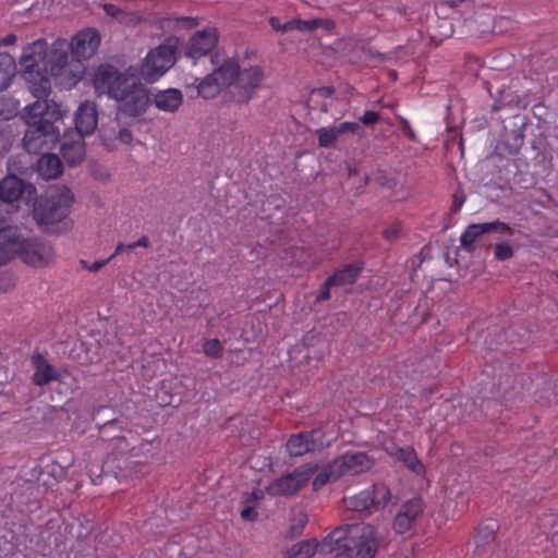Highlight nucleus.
Instances as JSON below:
<instances>
[{
  "label": "nucleus",
  "instance_id": "nucleus-6",
  "mask_svg": "<svg viewBox=\"0 0 558 558\" xmlns=\"http://www.w3.org/2000/svg\"><path fill=\"white\" fill-rule=\"evenodd\" d=\"M117 114L128 118L143 116L151 105L149 88L142 82H132L124 86L118 95Z\"/></svg>",
  "mask_w": 558,
  "mask_h": 558
},
{
  "label": "nucleus",
  "instance_id": "nucleus-40",
  "mask_svg": "<svg viewBox=\"0 0 558 558\" xmlns=\"http://www.w3.org/2000/svg\"><path fill=\"white\" fill-rule=\"evenodd\" d=\"M446 3L456 10V13L460 14L462 21L464 17L472 16L478 11L475 8L474 0H447Z\"/></svg>",
  "mask_w": 558,
  "mask_h": 558
},
{
  "label": "nucleus",
  "instance_id": "nucleus-56",
  "mask_svg": "<svg viewBox=\"0 0 558 558\" xmlns=\"http://www.w3.org/2000/svg\"><path fill=\"white\" fill-rule=\"evenodd\" d=\"M332 287H337L335 282L329 283V277L322 284L319 294L316 296V302L327 301L331 298L330 290Z\"/></svg>",
  "mask_w": 558,
  "mask_h": 558
},
{
  "label": "nucleus",
  "instance_id": "nucleus-5",
  "mask_svg": "<svg viewBox=\"0 0 558 558\" xmlns=\"http://www.w3.org/2000/svg\"><path fill=\"white\" fill-rule=\"evenodd\" d=\"M70 211V189L62 186L40 196L34 206V218L38 225L51 231L50 227L59 223Z\"/></svg>",
  "mask_w": 558,
  "mask_h": 558
},
{
  "label": "nucleus",
  "instance_id": "nucleus-20",
  "mask_svg": "<svg viewBox=\"0 0 558 558\" xmlns=\"http://www.w3.org/2000/svg\"><path fill=\"white\" fill-rule=\"evenodd\" d=\"M98 111L94 101L85 100L77 108L74 117V129L80 138L90 135L97 128Z\"/></svg>",
  "mask_w": 558,
  "mask_h": 558
},
{
  "label": "nucleus",
  "instance_id": "nucleus-34",
  "mask_svg": "<svg viewBox=\"0 0 558 558\" xmlns=\"http://www.w3.org/2000/svg\"><path fill=\"white\" fill-rule=\"evenodd\" d=\"M16 64L9 53H0V92L7 89L15 75Z\"/></svg>",
  "mask_w": 558,
  "mask_h": 558
},
{
  "label": "nucleus",
  "instance_id": "nucleus-28",
  "mask_svg": "<svg viewBox=\"0 0 558 558\" xmlns=\"http://www.w3.org/2000/svg\"><path fill=\"white\" fill-rule=\"evenodd\" d=\"M33 363L35 365V372L33 374V381L35 385L44 386L50 380L56 379L57 374L54 368L48 364L43 356L35 355L33 357Z\"/></svg>",
  "mask_w": 558,
  "mask_h": 558
},
{
  "label": "nucleus",
  "instance_id": "nucleus-18",
  "mask_svg": "<svg viewBox=\"0 0 558 558\" xmlns=\"http://www.w3.org/2000/svg\"><path fill=\"white\" fill-rule=\"evenodd\" d=\"M95 529V523L88 518H76L72 522V535L75 532L76 545H72V551H75L76 557L85 556L94 548V537L92 533Z\"/></svg>",
  "mask_w": 558,
  "mask_h": 558
},
{
  "label": "nucleus",
  "instance_id": "nucleus-26",
  "mask_svg": "<svg viewBox=\"0 0 558 558\" xmlns=\"http://www.w3.org/2000/svg\"><path fill=\"white\" fill-rule=\"evenodd\" d=\"M363 268L364 264L362 262L347 264L329 276V283L335 282L337 287L353 284L356 282Z\"/></svg>",
  "mask_w": 558,
  "mask_h": 558
},
{
  "label": "nucleus",
  "instance_id": "nucleus-64",
  "mask_svg": "<svg viewBox=\"0 0 558 558\" xmlns=\"http://www.w3.org/2000/svg\"><path fill=\"white\" fill-rule=\"evenodd\" d=\"M464 202H465V196L464 195L454 194L453 195V203L451 205L450 211L452 214L458 213L460 210V208L462 207V205L464 204Z\"/></svg>",
  "mask_w": 558,
  "mask_h": 558
},
{
  "label": "nucleus",
  "instance_id": "nucleus-9",
  "mask_svg": "<svg viewBox=\"0 0 558 558\" xmlns=\"http://www.w3.org/2000/svg\"><path fill=\"white\" fill-rule=\"evenodd\" d=\"M527 123V117L522 113L506 114L502 119V140L498 147H505L511 156L518 155L524 143V129Z\"/></svg>",
  "mask_w": 558,
  "mask_h": 558
},
{
  "label": "nucleus",
  "instance_id": "nucleus-36",
  "mask_svg": "<svg viewBox=\"0 0 558 558\" xmlns=\"http://www.w3.org/2000/svg\"><path fill=\"white\" fill-rule=\"evenodd\" d=\"M342 476L340 469L333 466V460L329 462L314 478L313 489L319 490L327 483L337 481Z\"/></svg>",
  "mask_w": 558,
  "mask_h": 558
},
{
  "label": "nucleus",
  "instance_id": "nucleus-42",
  "mask_svg": "<svg viewBox=\"0 0 558 558\" xmlns=\"http://www.w3.org/2000/svg\"><path fill=\"white\" fill-rule=\"evenodd\" d=\"M307 522L308 517L306 513L299 512L298 514H295L291 520V525L287 533V537L293 539L301 536Z\"/></svg>",
  "mask_w": 558,
  "mask_h": 558
},
{
  "label": "nucleus",
  "instance_id": "nucleus-48",
  "mask_svg": "<svg viewBox=\"0 0 558 558\" xmlns=\"http://www.w3.org/2000/svg\"><path fill=\"white\" fill-rule=\"evenodd\" d=\"M415 522L410 519V517L397 513L395 520H393V530L398 534H404L408 531H410Z\"/></svg>",
  "mask_w": 558,
  "mask_h": 558
},
{
  "label": "nucleus",
  "instance_id": "nucleus-45",
  "mask_svg": "<svg viewBox=\"0 0 558 558\" xmlns=\"http://www.w3.org/2000/svg\"><path fill=\"white\" fill-rule=\"evenodd\" d=\"M316 135L318 137V146L328 148V147H335L336 142L338 141L337 133L335 132L333 128H320L316 130Z\"/></svg>",
  "mask_w": 558,
  "mask_h": 558
},
{
  "label": "nucleus",
  "instance_id": "nucleus-10",
  "mask_svg": "<svg viewBox=\"0 0 558 558\" xmlns=\"http://www.w3.org/2000/svg\"><path fill=\"white\" fill-rule=\"evenodd\" d=\"M496 232L500 234H513V229L506 222L496 220L484 223H472L466 227L460 238L461 246L469 253H473L476 248L475 242H484L486 233Z\"/></svg>",
  "mask_w": 558,
  "mask_h": 558
},
{
  "label": "nucleus",
  "instance_id": "nucleus-31",
  "mask_svg": "<svg viewBox=\"0 0 558 558\" xmlns=\"http://www.w3.org/2000/svg\"><path fill=\"white\" fill-rule=\"evenodd\" d=\"M360 527L355 524H348L345 526H338L333 531L329 533V538L335 539V545H337V551L343 549V545L350 547L351 553H353L352 539L355 538L356 535H353L355 531Z\"/></svg>",
  "mask_w": 558,
  "mask_h": 558
},
{
  "label": "nucleus",
  "instance_id": "nucleus-43",
  "mask_svg": "<svg viewBox=\"0 0 558 558\" xmlns=\"http://www.w3.org/2000/svg\"><path fill=\"white\" fill-rule=\"evenodd\" d=\"M304 433L312 452L322 451L326 447L324 441L325 433L322 428H313Z\"/></svg>",
  "mask_w": 558,
  "mask_h": 558
},
{
  "label": "nucleus",
  "instance_id": "nucleus-21",
  "mask_svg": "<svg viewBox=\"0 0 558 558\" xmlns=\"http://www.w3.org/2000/svg\"><path fill=\"white\" fill-rule=\"evenodd\" d=\"M23 242L16 227H0V266L19 254Z\"/></svg>",
  "mask_w": 558,
  "mask_h": 558
},
{
  "label": "nucleus",
  "instance_id": "nucleus-27",
  "mask_svg": "<svg viewBox=\"0 0 558 558\" xmlns=\"http://www.w3.org/2000/svg\"><path fill=\"white\" fill-rule=\"evenodd\" d=\"M223 86L228 88L234 85L236 76L240 74V65L236 60L229 58L211 72Z\"/></svg>",
  "mask_w": 558,
  "mask_h": 558
},
{
  "label": "nucleus",
  "instance_id": "nucleus-7",
  "mask_svg": "<svg viewBox=\"0 0 558 558\" xmlns=\"http://www.w3.org/2000/svg\"><path fill=\"white\" fill-rule=\"evenodd\" d=\"M318 470L317 463H306L296 468L292 473L282 475L279 478L274 480L266 487L265 492L274 497L294 496L302 487H304L310 478Z\"/></svg>",
  "mask_w": 558,
  "mask_h": 558
},
{
  "label": "nucleus",
  "instance_id": "nucleus-24",
  "mask_svg": "<svg viewBox=\"0 0 558 558\" xmlns=\"http://www.w3.org/2000/svg\"><path fill=\"white\" fill-rule=\"evenodd\" d=\"M386 451L397 461L402 462L410 471L416 475H423L425 473V466L417 458L413 447L407 446L402 448H396L395 450H389L386 448Z\"/></svg>",
  "mask_w": 558,
  "mask_h": 558
},
{
  "label": "nucleus",
  "instance_id": "nucleus-37",
  "mask_svg": "<svg viewBox=\"0 0 558 558\" xmlns=\"http://www.w3.org/2000/svg\"><path fill=\"white\" fill-rule=\"evenodd\" d=\"M286 446L291 457H302L307 452H312L303 432L291 435Z\"/></svg>",
  "mask_w": 558,
  "mask_h": 558
},
{
  "label": "nucleus",
  "instance_id": "nucleus-14",
  "mask_svg": "<svg viewBox=\"0 0 558 558\" xmlns=\"http://www.w3.org/2000/svg\"><path fill=\"white\" fill-rule=\"evenodd\" d=\"M17 255L25 264L38 267L48 265L53 253L50 245L36 239H29L24 240Z\"/></svg>",
  "mask_w": 558,
  "mask_h": 558
},
{
  "label": "nucleus",
  "instance_id": "nucleus-54",
  "mask_svg": "<svg viewBox=\"0 0 558 558\" xmlns=\"http://www.w3.org/2000/svg\"><path fill=\"white\" fill-rule=\"evenodd\" d=\"M293 26L294 29L301 31V32H312L316 28H318V19L313 20H300L295 19L293 20Z\"/></svg>",
  "mask_w": 558,
  "mask_h": 558
},
{
  "label": "nucleus",
  "instance_id": "nucleus-3",
  "mask_svg": "<svg viewBox=\"0 0 558 558\" xmlns=\"http://www.w3.org/2000/svg\"><path fill=\"white\" fill-rule=\"evenodd\" d=\"M181 46L179 37L168 36L158 47L148 51L141 65H130L124 71H120L123 87L142 80L147 84L157 82L175 64Z\"/></svg>",
  "mask_w": 558,
  "mask_h": 558
},
{
  "label": "nucleus",
  "instance_id": "nucleus-62",
  "mask_svg": "<svg viewBox=\"0 0 558 558\" xmlns=\"http://www.w3.org/2000/svg\"><path fill=\"white\" fill-rule=\"evenodd\" d=\"M336 93V88L333 86H323L319 88H315L312 90V94H317L322 97H331Z\"/></svg>",
  "mask_w": 558,
  "mask_h": 558
},
{
  "label": "nucleus",
  "instance_id": "nucleus-46",
  "mask_svg": "<svg viewBox=\"0 0 558 558\" xmlns=\"http://www.w3.org/2000/svg\"><path fill=\"white\" fill-rule=\"evenodd\" d=\"M203 351L211 359H219L222 356L223 345L218 339H209L205 341Z\"/></svg>",
  "mask_w": 558,
  "mask_h": 558
},
{
  "label": "nucleus",
  "instance_id": "nucleus-38",
  "mask_svg": "<svg viewBox=\"0 0 558 558\" xmlns=\"http://www.w3.org/2000/svg\"><path fill=\"white\" fill-rule=\"evenodd\" d=\"M124 425V418L105 425V427L98 429L99 438L102 441H116L128 430Z\"/></svg>",
  "mask_w": 558,
  "mask_h": 558
},
{
  "label": "nucleus",
  "instance_id": "nucleus-52",
  "mask_svg": "<svg viewBox=\"0 0 558 558\" xmlns=\"http://www.w3.org/2000/svg\"><path fill=\"white\" fill-rule=\"evenodd\" d=\"M85 156V144L83 138L78 141L72 140V167L80 163Z\"/></svg>",
  "mask_w": 558,
  "mask_h": 558
},
{
  "label": "nucleus",
  "instance_id": "nucleus-55",
  "mask_svg": "<svg viewBox=\"0 0 558 558\" xmlns=\"http://www.w3.org/2000/svg\"><path fill=\"white\" fill-rule=\"evenodd\" d=\"M400 234H401V223L400 222H396L383 231V236L388 241H395V240L399 239Z\"/></svg>",
  "mask_w": 558,
  "mask_h": 558
},
{
  "label": "nucleus",
  "instance_id": "nucleus-16",
  "mask_svg": "<svg viewBox=\"0 0 558 558\" xmlns=\"http://www.w3.org/2000/svg\"><path fill=\"white\" fill-rule=\"evenodd\" d=\"M376 463V458L366 452H345L333 459V466L340 469L342 476L347 473L361 474L369 471Z\"/></svg>",
  "mask_w": 558,
  "mask_h": 558
},
{
  "label": "nucleus",
  "instance_id": "nucleus-32",
  "mask_svg": "<svg viewBox=\"0 0 558 558\" xmlns=\"http://www.w3.org/2000/svg\"><path fill=\"white\" fill-rule=\"evenodd\" d=\"M318 545L316 538L301 541L286 551L284 558H312L317 551Z\"/></svg>",
  "mask_w": 558,
  "mask_h": 558
},
{
  "label": "nucleus",
  "instance_id": "nucleus-44",
  "mask_svg": "<svg viewBox=\"0 0 558 558\" xmlns=\"http://www.w3.org/2000/svg\"><path fill=\"white\" fill-rule=\"evenodd\" d=\"M332 128L337 133L338 138L345 134H353L356 135L359 138H362L365 135L364 128L357 122H343Z\"/></svg>",
  "mask_w": 558,
  "mask_h": 558
},
{
  "label": "nucleus",
  "instance_id": "nucleus-60",
  "mask_svg": "<svg viewBox=\"0 0 558 558\" xmlns=\"http://www.w3.org/2000/svg\"><path fill=\"white\" fill-rule=\"evenodd\" d=\"M399 120H400V125H401V130H402L403 134H404L408 138H410L411 141H414V142H415V141H417V138H416V134H415V132L412 130V128H411V125H410L409 121H408L407 119H404V118H399Z\"/></svg>",
  "mask_w": 558,
  "mask_h": 558
},
{
  "label": "nucleus",
  "instance_id": "nucleus-1",
  "mask_svg": "<svg viewBox=\"0 0 558 558\" xmlns=\"http://www.w3.org/2000/svg\"><path fill=\"white\" fill-rule=\"evenodd\" d=\"M47 47L45 39H37L24 48L20 60L27 88L37 98L24 108L22 116L27 125L23 146L29 154L50 151L60 141L56 122L62 118V112L60 106L48 97L51 93L50 76L60 75L68 65L70 41L58 38L50 51Z\"/></svg>",
  "mask_w": 558,
  "mask_h": 558
},
{
  "label": "nucleus",
  "instance_id": "nucleus-29",
  "mask_svg": "<svg viewBox=\"0 0 558 558\" xmlns=\"http://www.w3.org/2000/svg\"><path fill=\"white\" fill-rule=\"evenodd\" d=\"M122 418L124 417L121 412L112 405H100L92 413V421L97 429Z\"/></svg>",
  "mask_w": 558,
  "mask_h": 558
},
{
  "label": "nucleus",
  "instance_id": "nucleus-23",
  "mask_svg": "<svg viewBox=\"0 0 558 558\" xmlns=\"http://www.w3.org/2000/svg\"><path fill=\"white\" fill-rule=\"evenodd\" d=\"M151 104L165 112H175L183 104V94L180 89L168 88L158 90L151 97Z\"/></svg>",
  "mask_w": 558,
  "mask_h": 558
},
{
  "label": "nucleus",
  "instance_id": "nucleus-61",
  "mask_svg": "<svg viewBox=\"0 0 558 558\" xmlns=\"http://www.w3.org/2000/svg\"><path fill=\"white\" fill-rule=\"evenodd\" d=\"M264 495L265 492L262 489H254L252 493L245 494L243 502L253 505L255 501L263 499Z\"/></svg>",
  "mask_w": 558,
  "mask_h": 558
},
{
  "label": "nucleus",
  "instance_id": "nucleus-51",
  "mask_svg": "<svg viewBox=\"0 0 558 558\" xmlns=\"http://www.w3.org/2000/svg\"><path fill=\"white\" fill-rule=\"evenodd\" d=\"M102 9L108 16H111L119 22H124L129 17L128 12H125L124 10H122L113 3H105L102 5Z\"/></svg>",
  "mask_w": 558,
  "mask_h": 558
},
{
  "label": "nucleus",
  "instance_id": "nucleus-39",
  "mask_svg": "<svg viewBox=\"0 0 558 558\" xmlns=\"http://www.w3.org/2000/svg\"><path fill=\"white\" fill-rule=\"evenodd\" d=\"M424 511V501L421 497H414L408 501H405L401 509L399 510L400 514L410 517L414 522Z\"/></svg>",
  "mask_w": 558,
  "mask_h": 558
},
{
  "label": "nucleus",
  "instance_id": "nucleus-57",
  "mask_svg": "<svg viewBox=\"0 0 558 558\" xmlns=\"http://www.w3.org/2000/svg\"><path fill=\"white\" fill-rule=\"evenodd\" d=\"M320 554H330L337 550V545H335V539L329 538V534L323 538V541L318 545L317 549Z\"/></svg>",
  "mask_w": 558,
  "mask_h": 558
},
{
  "label": "nucleus",
  "instance_id": "nucleus-35",
  "mask_svg": "<svg viewBox=\"0 0 558 558\" xmlns=\"http://www.w3.org/2000/svg\"><path fill=\"white\" fill-rule=\"evenodd\" d=\"M366 492H368L369 499L373 501L374 511L384 509L392 498L390 489L384 483H376Z\"/></svg>",
  "mask_w": 558,
  "mask_h": 558
},
{
  "label": "nucleus",
  "instance_id": "nucleus-58",
  "mask_svg": "<svg viewBox=\"0 0 558 558\" xmlns=\"http://www.w3.org/2000/svg\"><path fill=\"white\" fill-rule=\"evenodd\" d=\"M380 120V114L379 112L377 111H372V110H368V111H365V113L363 114V117L361 118V122L366 125V126H371V125H374L375 123H377L378 121Z\"/></svg>",
  "mask_w": 558,
  "mask_h": 558
},
{
  "label": "nucleus",
  "instance_id": "nucleus-25",
  "mask_svg": "<svg viewBox=\"0 0 558 558\" xmlns=\"http://www.w3.org/2000/svg\"><path fill=\"white\" fill-rule=\"evenodd\" d=\"M37 172L45 180L56 179L63 172L62 161L58 155L46 151L37 162Z\"/></svg>",
  "mask_w": 558,
  "mask_h": 558
},
{
  "label": "nucleus",
  "instance_id": "nucleus-30",
  "mask_svg": "<svg viewBox=\"0 0 558 558\" xmlns=\"http://www.w3.org/2000/svg\"><path fill=\"white\" fill-rule=\"evenodd\" d=\"M498 524L493 519H487L482 522L475 534L476 551H480L485 545L495 541Z\"/></svg>",
  "mask_w": 558,
  "mask_h": 558
},
{
  "label": "nucleus",
  "instance_id": "nucleus-33",
  "mask_svg": "<svg viewBox=\"0 0 558 558\" xmlns=\"http://www.w3.org/2000/svg\"><path fill=\"white\" fill-rule=\"evenodd\" d=\"M197 88V95L204 99H214L216 98L223 86L218 81V77H216L213 73H209L206 75L198 85Z\"/></svg>",
  "mask_w": 558,
  "mask_h": 558
},
{
  "label": "nucleus",
  "instance_id": "nucleus-13",
  "mask_svg": "<svg viewBox=\"0 0 558 558\" xmlns=\"http://www.w3.org/2000/svg\"><path fill=\"white\" fill-rule=\"evenodd\" d=\"M218 39L219 35L216 28L198 31L186 43L184 54L190 59H199L217 46Z\"/></svg>",
  "mask_w": 558,
  "mask_h": 558
},
{
  "label": "nucleus",
  "instance_id": "nucleus-15",
  "mask_svg": "<svg viewBox=\"0 0 558 558\" xmlns=\"http://www.w3.org/2000/svg\"><path fill=\"white\" fill-rule=\"evenodd\" d=\"M494 15L488 8L481 7L472 16L464 17L462 22V34L470 37L481 38L490 34L494 29Z\"/></svg>",
  "mask_w": 558,
  "mask_h": 558
},
{
  "label": "nucleus",
  "instance_id": "nucleus-49",
  "mask_svg": "<svg viewBox=\"0 0 558 558\" xmlns=\"http://www.w3.org/2000/svg\"><path fill=\"white\" fill-rule=\"evenodd\" d=\"M374 180L381 187H388L393 190L398 185L397 179L383 170H378L376 172Z\"/></svg>",
  "mask_w": 558,
  "mask_h": 558
},
{
  "label": "nucleus",
  "instance_id": "nucleus-8",
  "mask_svg": "<svg viewBox=\"0 0 558 558\" xmlns=\"http://www.w3.org/2000/svg\"><path fill=\"white\" fill-rule=\"evenodd\" d=\"M101 43V34L95 27H85L72 36V69H82L83 61L94 57Z\"/></svg>",
  "mask_w": 558,
  "mask_h": 558
},
{
  "label": "nucleus",
  "instance_id": "nucleus-19",
  "mask_svg": "<svg viewBox=\"0 0 558 558\" xmlns=\"http://www.w3.org/2000/svg\"><path fill=\"white\" fill-rule=\"evenodd\" d=\"M99 349V340L93 331L78 335L77 341L72 347V360L80 365H89L98 357Z\"/></svg>",
  "mask_w": 558,
  "mask_h": 558
},
{
  "label": "nucleus",
  "instance_id": "nucleus-2",
  "mask_svg": "<svg viewBox=\"0 0 558 558\" xmlns=\"http://www.w3.org/2000/svg\"><path fill=\"white\" fill-rule=\"evenodd\" d=\"M150 457L133 458L129 456H118L109 453L105 460H101V452L93 448L83 451L72 461L76 463L75 472L85 471V475L95 485H105L111 488L114 483L126 482L138 473V468L147 463Z\"/></svg>",
  "mask_w": 558,
  "mask_h": 558
},
{
  "label": "nucleus",
  "instance_id": "nucleus-22",
  "mask_svg": "<svg viewBox=\"0 0 558 558\" xmlns=\"http://www.w3.org/2000/svg\"><path fill=\"white\" fill-rule=\"evenodd\" d=\"M26 190H29V194L35 192V187L32 184L26 185L16 175H8L0 181V198L5 203L17 201Z\"/></svg>",
  "mask_w": 558,
  "mask_h": 558
},
{
  "label": "nucleus",
  "instance_id": "nucleus-11",
  "mask_svg": "<svg viewBox=\"0 0 558 558\" xmlns=\"http://www.w3.org/2000/svg\"><path fill=\"white\" fill-rule=\"evenodd\" d=\"M154 445L151 441L141 439L133 430H126L111 445L110 453L131 456L133 458L151 457Z\"/></svg>",
  "mask_w": 558,
  "mask_h": 558
},
{
  "label": "nucleus",
  "instance_id": "nucleus-12",
  "mask_svg": "<svg viewBox=\"0 0 558 558\" xmlns=\"http://www.w3.org/2000/svg\"><path fill=\"white\" fill-rule=\"evenodd\" d=\"M264 71L262 66L255 65L241 70L236 76L234 86L236 89L238 102L247 104L259 88Z\"/></svg>",
  "mask_w": 558,
  "mask_h": 558
},
{
  "label": "nucleus",
  "instance_id": "nucleus-59",
  "mask_svg": "<svg viewBox=\"0 0 558 558\" xmlns=\"http://www.w3.org/2000/svg\"><path fill=\"white\" fill-rule=\"evenodd\" d=\"M257 511L255 507L250 504H245L244 508L241 510V518L246 521H254L257 519Z\"/></svg>",
  "mask_w": 558,
  "mask_h": 558
},
{
  "label": "nucleus",
  "instance_id": "nucleus-47",
  "mask_svg": "<svg viewBox=\"0 0 558 558\" xmlns=\"http://www.w3.org/2000/svg\"><path fill=\"white\" fill-rule=\"evenodd\" d=\"M494 255L497 260L504 262L512 258L514 251L509 242L501 241L496 243Z\"/></svg>",
  "mask_w": 558,
  "mask_h": 558
},
{
  "label": "nucleus",
  "instance_id": "nucleus-53",
  "mask_svg": "<svg viewBox=\"0 0 558 558\" xmlns=\"http://www.w3.org/2000/svg\"><path fill=\"white\" fill-rule=\"evenodd\" d=\"M269 25L276 32L288 33V32L294 31L293 20L288 21L286 23H281L279 17L271 16L269 19Z\"/></svg>",
  "mask_w": 558,
  "mask_h": 558
},
{
  "label": "nucleus",
  "instance_id": "nucleus-41",
  "mask_svg": "<svg viewBox=\"0 0 558 558\" xmlns=\"http://www.w3.org/2000/svg\"><path fill=\"white\" fill-rule=\"evenodd\" d=\"M350 505L354 511H365L368 514L374 511L373 501L369 499V494L366 489L352 497Z\"/></svg>",
  "mask_w": 558,
  "mask_h": 558
},
{
  "label": "nucleus",
  "instance_id": "nucleus-4",
  "mask_svg": "<svg viewBox=\"0 0 558 558\" xmlns=\"http://www.w3.org/2000/svg\"><path fill=\"white\" fill-rule=\"evenodd\" d=\"M82 81L93 86L97 97L107 96L110 99H118L123 88L120 70L109 62L99 63L92 70L86 66L72 69V87Z\"/></svg>",
  "mask_w": 558,
  "mask_h": 558
},
{
  "label": "nucleus",
  "instance_id": "nucleus-63",
  "mask_svg": "<svg viewBox=\"0 0 558 558\" xmlns=\"http://www.w3.org/2000/svg\"><path fill=\"white\" fill-rule=\"evenodd\" d=\"M118 138L123 144H131L133 141V134H132L131 130H129L128 128H122V129H120V131L118 133Z\"/></svg>",
  "mask_w": 558,
  "mask_h": 558
},
{
  "label": "nucleus",
  "instance_id": "nucleus-50",
  "mask_svg": "<svg viewBox=\"0 0 558 558\" xmlns=\"http://www.w3.org/2000/svg\"><path fill=\"white\" fill-rule=\"evenodd\" d=\"M87 167L89 174L97 181L105 182L110 177L105 168L95 160H89Z\"/></svg>",
  "mask_w": 558,
  "mask_h": 558
},
{
  "label": "nucleus",
  "instance_id": "nucleus-17",
  "mask_svg": "<svg viewBox=\"0 0 558 558\" xmlns=\"http://www.w3.org/2000/svg\"><path fill=\"white\" fill-rule=\"evenodd\" d=\"M381 541L375 526L369 524L362 526L360 534L351 542L353 549H356L355 558H375Z\"/></svg>",
  "mask_w": 558,
  "mask_h": 558
}]
</instances>
